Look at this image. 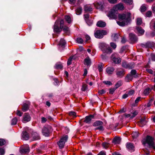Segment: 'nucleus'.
I'll return each instance as SVG.
<instances>
[{
  "mask_svg": "<svg viewBox=\"0 0 155 155\" xmlns=\"http://www.w3.org/2000/svg\"><path fill=\"white\" fill-rule=\"evenodd\" d=\"M131 14L129 12L123 14H119L118 17L120 21H122V22L117 21V23L120 26H124L127 25L130 20Z\"/></svg>",
  "mask_w": 155,
  "mask_h": 155,
  "instance_id": "f257e3e1",
  "label": "nucleus"
},
{
  "mask_svg": "<svg viewBox=\"0 0 155 155\" xmlns=\"http://www.w3.org/2000/svg\"><path fill=\"white\" fill-rule=\"evenodd\" d=\"M64 23L63 20H57L54 26V31L57 33L60 32L63 28Z\"/></svg>",
  "mask_w": 155,
  "mask_h": 155,
  "instance_id": "f03ea898",
  "label": "nucleus"
},
{
  "mask_svg": "<svg viewBox=\"0 0 155 155\" xmlns=\"http://www.w3.org/2000/svg\"><path fill=\"white\" fill-rule=\"evenodd\" d=\"M142 142L143 145L147 143L150 147L155 150V145L153 142V138L151 137L147 136L146 138L143 140Z\"/></svg>",
  "mask_w": 155,
  "mask_h": 155,
  "instance_id": "7ed1b4c3",
  "label": "nucleus"
},
{
  "mask_svg": "<svg viewBox=\"0 0 155 155\" xmlns=\"http://www.w3.org/2000/svg\"><path fill=\"white\" fill-rule=\"evenodd\" d=\"M99 47L104 53L110 54L112 52L110 48L105 43H100L99 44Z\"/></svg>",
  "mask_w": 155,
  "mask_h": 155,
  "instance_id": "20e7f679",
  "label": "nucleus"
},
{
  "mask_svg": "<svg viewBox=\"0 0 155 155\" xmlns=\"http://www.w3.org/2000/svg\"><path fill=\"white\" fill-rule=\"evenodd\" d=\"M68 138V136L65 135L61 137L60 140L58 142V144L60 149L64 148L65 143L67 141Z\"/></svg>",
  "mask_w": 155,
  "mask_h": 155,
  "instance_id": "39448f33",
  "label": "nucleus"
},
{
  "mask_svg": "<svg viewBox=\"0 0 155 155\" xmlns=\"http://www.w3.org/2000/svg\"><path fill=\"white\" fill-rule=\"evenodd\" d=\"M107 32L105 30H97L94 33L95 37L98 38H102L104 35H107Z\"/></svg>",
  "mask_w": 155,
  "mask_h": 155,
  "instance_id": "423d86ee",
  "label": "nucleus"
},
{
  "mask_svg": "<svg viewBox=\"0 0 155 155\" xmlns=\"http://www.w3.org/2000/svg\"><path fill=\"white\" fill-rule=\"evenodd\" d=\"M117 13L113 8L107 13V15L110 19H116L117 18Z\"/></svg>",
  "mask_w": 155,
  "mask_h": 155,
  "instance_id": "0eeeda50",
  "label": "nucleus"
},
{
  "mask_svg": "<svg viewBox=\"0 0 155 155\" xmlns=\"http://www.w3.org/2000/svg\"><path fill=\"white\" fill-rule=\"evenodd\" d=\"M122 66L125 68L131 69L134 68V65L133 63H127L126 62L124 61L122 63Z\"/></svg>",
  "mask_w": 155,
  "mask_h": 155,
  "instance_id": "6e6552de",
  "label": "nucleus"
},
{
  "mask_svg": "<svg viewBox=\"0 0 155 155\" xmlns=\"http://www.w3.org/2000/svg\"><path fill=\"white\" fill-rule=\"evenodd\" d=\"M141 46L142 47L145 48H150L153 46L155 49V43H153L152 42H148L145 44H142Z\"/></svg>",
  "mask_w": 155,
  "mask_h": 155,
  "instance_id": "1a4fd4ad",
  "label": "nucleus"
},
{
  "mask_svg": "<svg viewBox=\"0 0 155 155\" xmlns=\"http://www.w3.org/2000/svg\"><path fill=\"white\" fill-rule=\"evenodd\" d=\"M117 54H113L111 56V58L113 61L116 64L119 63L121 61V59L120 58H117Z\"/></svg>",
  "mask_w": 155,
  "mask_h": 155,
  "instance_id": "9d476101",
  "label": "nucleus"
},
{
  "mask_svg": "<svg viewBox=\"0 0 155 155\" xmlns=\"http://www.w3.org/2000/svg\"><path fill=\"white\" fill-rule=\"evenodd\" d=\"M31 119V117L30 115L27 113H25L23 116V118L22 120V122L26 123L29 121Z\"/></svg>",
  "mask_w": 155,
  "mask_h": 155,
  "instance_id": "9b49d317",
  "label": "nucleus"
},
{
  "mask_svg": "<svg viewBox=\"0 0 155 155\" xmlns=\"http://www.w3.org/2000/svg\"><path fill=\"white\" fill-rule=\"evenodd\" d=\"M113 8L117 12L118 10H122L124 9V7L123 4L120 3L113 7Z\"/></svg>",
  "mask_w": 155,
  "mask_h": 155,
  "instance_id": "f8f14e48",
  "label": "nucleus"
},
{
  "mask_svg": "<svg viewBox=\"0 0 155 155\" xmlns=\"http://www.w3.org/2000/svg\"><path fill=\"white\" fill-rule=\"evenodd\" d=\"M30 151L29 146L26 144L20 150V152L21 153H27L29 152Z\"/></svg>",
  "mask_w": 155,
  "mask_h": 155,
  "instance_id": "ddd939ff",
  "label": "nucleus"
},
{
  "mask_svg": "<svg viewBox=\"0 0 155 155\" xmlns=\"http://www.w3.org/2000/svg\"><path fill=\"white\" fill-rule=\"evenodd\" d=\"M94 116L93 115L90 114L85 117V119L83 121L86 123H90L92 119L94 118Z\"/></svg>",
  "mask_w": 155,
  "mask_h": 155,
  "instance_id": "4468645a",
  "label": "nucleus"
},
{
  "mask_svg": "<svg viewBox=\"0 0 155 155\" xmlns=\"http://www.w3.org/2000/svg\"><path fill=\"white\" fill-rule=\"evenodd\" d=\"M126 145L127 149L130 151L132 152L134 151V147L133 144L130 143H127Z\"/></svg>",
  "mask_w": 155,
  "mask_h": 155,
  "instance_id": "2eb2a0df",
  "label": "nucleus"
},
{
  "mask_svg": "<svg viewBox=\"0 0 155 155\" xmlns=\"http://www.w3.org/2000/svg\"><path fill=\"white\" fill-rule=\"evenodd\" d=\"M129 38L130 41L132 43L136 42L137 40V38L136 35L132 33H130L129 34Z\"/></svg>",
  "mask_w": 155,
  "mask_h": 155,
  "instance_id": "dca6fc26",
  "label": "nucleus"
},
{
  "mask_svg": "<svg viewBox=\"0 0 155 155\" xmlns=\"http://www.w3.org/2000/svg\"><path fill=\"white\" fill-rule=\"evenodd\" d=\"M50 132L49 129L46 127H44L42 130V133L43 135L46 137L49 136Z\"/></svg>",
  "mask_w": 155,
  "mask_h": 155,
  "instance_id": "f3484780",
  "label": "nucleus"
},
{
  "mask_svg": "<svg viewBox=\"0 0 155 155\" xmlns=\"http://www.w3.org/2000/svg\"><path fill=\"white\" fill-rule=\"evenodd\" d=\"M30 104L29 102H26L24 104L22 110L24 112H25L28 110L29 108Z\"/></svg>",
  "mask_w": 155,
  "mask_h": 155,
  "instance_id": "a211bd4d",
  "label": "nucleus"
},
{
  "mask_svg": "<svg viewBox=\"0 0 155 155\" xmlns=\"http://www.w3.org/2000/svg\"><path fill=\"white\" fill-rule=\"evenodd\" d=\"M106 23L101 21H98L97 23V26L99 27L103 28L106 26Z\"/></svg>",
  "mask_w": 155,
  "mask_h": 155,
  "instance_id": "6ab92c4d",
  "label": "nucleus"
},
{
  "mask_svg": "<svg viewBox=\"0 0 155 155\" xmlns=\"http://www.w3.org/2000/svg\"><path fill=\"white\" fill-rule=\"evenodd\" d=\"M84 64L87 66H90L91 64V61L89 57L85 58L84 60Z\"/></svg>",
  "mask_w": 155,
  "mask_h": 155,
  "instance_id": "aec40b11",
  "label": "nucleus"
},
{
  "mask_svg": "<svg viewBox=\"0 0 155 155\" xmlns=\"http://www.w3.org/2000/svg\"><path fill=\"white\" fill-rule=\"evenodd\" d=\"M136 29L138 31V34L139 35H141L144 34V30L141 27H136Z\"/></svg>",
  "mask_w": 155,
  "mask_h": 155,
  "instance_id": "412c9836",
  "label": "nucleus"
},
{
  "mask_svg": "<svg viewBox=\"0 0 155 155\" xmlns=\"http://www.w3.org/2000/svg\"><path fill=\"white\" fill-rule=\"evenodd\" d=\"M32 137L34 140H39L40 138L39 134L35 132L32 134Z\"/></svg>",
  "mask_w": 155,
  "mask_h": 155,
  "instance_id": "4be33fe9",
  "label": "nucleus"
},
{
  "mask_svg": "<svg viewBox=\"0 0 155 155\" xmlns=\"http://www.w3.org/2000/svg\"><path fill=\"white\" fill-rule=\"evenodd\" d=\"M120 137H115L113 139L112 142L115 144H118L120 143Z\"/></svg>",
  "mask_w": 155,
  "mask_h": 155,
  "instance_id": "5701e85b",
  "label": "nucleus"
},
{
  "mask_svg": "<svg viewBox=\"0 0 155 155\" xmlns=\"http://www.w3.org/2000/svg\"><path fill=\"white\" fill-rule=\"evenodd\" d=\"M114 69L112 67H108L106 69V72L108 74H111L113 73Z\"/></svg>",
  "mask_w": 155,
  "mask_h": 155,
  "instance_id": "b1692460",
  "label": "nucleus"
},
{
  "mask_svg": "<svg viewBox=\"0 0 155 155\" xmlns=\"http://www.w3.org/2000/svg\"><path fill=\"white\" fill-rule=\"evenodd\" d=\"M84 10L86 12H90L92 10V7L89 5H86L84 7Z\"/></svg>",
  "mask_w": 155,
  "mask_h": 155,
  "instance_id": "393cba45",
  "label": "nucleus"
},
{
  "mask_svg": "<svg viewBox=\"0 0 155 155\" xmlns=\"http://www.w3.org/2000/svg\"><path fill=\"white\" fill-rule=\"evenodd\" d=\"M22 137L24 140H27L28 139L29 135L27 132L26 131H24L22 133Z\"/></svg>",
  "mask_w": 155,
  "mask_h": 155,
  "instance_id": "a878e982",
  "label": "nucleus"
},
{
  "mask_svg": "<svg viewBox=\"0 0 155 155\" xmlns=\"http://www.w3.org/2000/svg\"><path fill=\"white\" fill-rule=\"evenodd\" d=\"M103 122L102 121H97L95 122L93 124V125L95 127H97L100 126H101L103 124Z\"/></svg>",
  "mask_w": 155,
  "mask_h": 155,
  "instance_id": "bb28decb",
  "label": "nucleus"
},
{
  "mask_svg": "<svg viewBox=\"0 0 155 155\" xmlns=\"http://www.w3.org/2000/svg\"><path fill=\"white\" fill-rule=\"evenodd\" d=\"M54 67L57 69H61L63 68V66L61 63H57L56 64Z\"/></svg>",
  "mask_w": 155,
  "mask_h": 155,
  "instance_id": "cd10ccee",
  "label": "nucleus"
},
{
  "mask_svg": "<svg viewBox=\"0 0 155 155\" xmlns=\"http://www.w3.org/2000/svg\"><path fill=\"white\" fill-rule=\"evenodd\" d=\"M130 74L134 77V78H136L138 77V75L137 74L136 71L135 70H132L130 72Z\"/></svg>",
  "mask_w": 155,
  "mask_h": 155,
  "instance_id": "c85d7f7f",
  "label": "nucleus"
},
{
  "mask_svg": "<svg viewBox=\"0 0 155 155\" xmlns=\"http://www.w3.org/2000/svg\"><path fill=\"white\" fill-rule=\"evenodd\" d=\"M119 35L118 34H114L112 35L113 40L114 41H117L119 38Z\"/></svg>",
  "mask_w": 155,
  "mask_h": 155,
  "instance_id": "c756f323",
  "label": "nucleus"
},
{
  "mask_svg": "<svg viewBox=\"0 0 155 155\" xmlns=\"http://www.w3.org/2000/svg\"><path fill=\"white\" fill-rule=\"evenodd\" d=\"M95 7L97 9H101L103 8V6L101 4L97 3L94 5Z\"/></svg>",
  "mask_w": 155,
  "mask_h": 155,
  "instance_id": "7c9ffc66",
  "label": "nucleus"
},
{
  "mask_svg": "<svg viewBox=\"0 0 155 155\" xmlns=\"http://www.w3.org/2000/svg\"><path fill=\"white\" fill-rule=\"evenodd\" d=\"M82 8L81 7H79L76 10V13L77 15H80L82 12Z\"/></svg>",
  "mask_w": 155,
  "mask_h": 155,
  "instance_id": "2f4dec72",
  "label": "nucleus"
},
{
  "mask_svg": "<svg viewBox=\"0 0 155 155\" xmlns=\"http://www.w3.org/2000/svg\"><path fill=\"white\" fill-rule=\"evenodd\" d=\"M124 71L123 70L118 71L117 72L116 74L118 77H121L123 76L124 74Z\"/></svg>",
  "mask_w": 155,
  "mask_h": 155,
  "instance_id": "473e14b6",
  "label": "nucleus"
},
{
  "mask_svg": "<svg viewBox=\"0 0 155 155\" xmlns=\"http://www.w3.org/2000/svg\"><path fill=\"white\" fill-rule=\"evenodd\" d=\"M65 19L66 21L68 23H70L71 22V19L69 16H65Z\"/></svg>",
  "mask_w": 155,
  "mask_h": 155,
  "instance_id": "72a5a7b5",
  "label": "nucleus"
},
{
  "mask_svg": "<svg viewBox=\"0 0 155 155\" xmlns=\"http://www.w3.org/2000/svg\"><path fill=\"white\" fill-rule=\"evenodd\" d=\"M151 91L150 88H147L144 91L143 94L145 95H147L150 93Z\"/></svg>",
  "mask_w": 155,
  "mask_h": 155,
  "instance_id": "f704fd0d",
  "label": "nucleus"
},
{
  "mask_svg": "<svg viewBox=\"0 0 155 155\" xmlns=\"http://www.w3.org/2000/svg\"><path fill=\"white\" fill-rule=\"evenodd\" d=\"M17 122V119L15 117L13 118L11 121V124L12 125H15L16 124Z\"/></svg>",
  "mask_w": 155,
  "mask_h": 155,
  "instance_id": "c9c22d12",
  "label": "nucleus"
},
{
  "mask_svg": "<svg viewBox=\"0 0 155 155\" xmlns=\"http://www.w3.org/2000/svg\"><path fill=\"white\" fill-rule=\"evenodd\" d=\"M150 27L151 28L153 27L155 30V19H153L151 21L150 23Z\"/></svg>",
  "mask_w": 155,
  "mask_h": 155,
  "instance_id": "e433bc0d",
  "label": "nucleus"
},
{
  "mask_svg": "<svg viewBox=\"0 0 155 155\" xmlns=\"http://www.w3.org/2000/svg\"><path fill=\"white\" fill-rule=\"evenodd\" d=\"M134 78V77L129 74L127 76L126 79H127V81H128L129 80L131 81Z\"/></svg>",
  "mask_w": 155,
  "mask_h": 155,
  "instance_id": "4c0bfd02",
  "label": "nucleus"
},
{
  "mask_svg": "<svg viewBox=\"0 0 155 155\" xmlns=\"http://www.w3.org/2000/svg\"><path fill=\"white\" fill-rule=\"evenodd\" d=\"M142 19L141 18H138L136 19V23L137 25H140L142 23Z\"/></svg>",
  "mask_w": 155,
  "mask_h": 155,
  "instance_id": "58836bf2",
  "label": "nucleus"
},
{
  "mask_svg": "<svg viewBox=\"0 0 155 155\" xmlns=\"http://www.w3.org/2000/svg\"><path fill=\"white\" fill-rule=\"evenodd\" d=\"M147 10V7L145 5H143L140 8V10L141 12H143Z\"/></svg>",
  "mask_w": 155,
  "mask_h": 155,
  "instance_id": "ea45409f",
  "label": "nucleus"
},
{
  "mask_svg": "<svg viewBox=\"0 0 155 155\" xmlns=\"http://www.w3.org/2000/svg\"><path fill=\"white\" fill-rule=\"evenodd\" d=\"M122 84V82L120 81H118L117 83L115 84V87L116 89H117Z\"/></svg>",
  "mask_w": 155,
  "mask_h": 155,
  "instance_id": "a19ab883",
  "label": "nucleus"
},
{
  "mask_svg": "<svg viewBox=\"0 0 155 155\" xmlns=\"http://www.w3.org/2000/svg\"><path fill=\"white\" fill-rule=\"evenodd\" d=\"M102 145L104 148L107 149L109 147V143L106 142H104L102 143Z\"/></svg>",
  "mask_w": 155,
  "mask_h": 155,
  "instance_id": "79ce46f5",
  "label": "nucleus"
},
{
  "mask_svg": "<svg viewBox=\"0 0 155 155\" xmlns=\"http://www.w3.org/2000/svg\"><path fill=\"white\" fill-rule=\"evenodd\" d=\"M140 122L141 124H143V125H144L146 124L147 120L145 118H142L140 120Z\"/></svg>",
  "mask_w": 155,
  "mask_h": 155,
  "instance_id": "37998d69",
  "label": "nucleus"
},
{
  "mask_svg": "<svg viewBox=\"0 0 155 155\" xmlns=\"http://www.w3.org/2000/svg\"><path fill=\"white\" fill-rule=\"evenodd\" d=\"M132 135L134 138H136L138 136L139 134L137 132H134L132 133Z\"/></svg>",
  "mask_w": 155,
  "mask_h": 155,
  "instance_id": "c03bdc74",
  "label": "nucleus"
},
{
  "mask_svg": "<svg viewBox=\"0 0 155 155\" xmlns=\"http://www.w3.org/2000/svg\"><path fill=\"white\" fill-rule=\"evenodd\" d=\"M65 44L66 42L65 40L63 39H61L60 40L59 45L62 46L64 45Z\"/></svg>",
  "mask_w": 155,
  "mask_h": 155,
  "instance_id": "a18cd8bd",
  "label": "nucleus"
},
{
  "mask_svg": "<svg viewBox=\"0 0 155 155\" xmlns=\"http://www.w3.org/2000/svg\"><path fill=\"white\" fill-rule=\"evenodd\" d=\"M125 3L128 4L129 5H132L133 3L132 0H122Z\"/></svg>",
  "mask_w": 155,
  "mask_h": 155,
  "instance_id": "49530a36",
  "label": "nucleus"
},
{
  "mask_svg": "<svg viewBox=\"0 0 155 155\" xmlns=\"http://www.w3.org/2000/svg\"><path fill=\"white\" fill-rule=\"evenodd\" d=\"M154 99L153 98H152L150 99L148 102V103L147 104L146 106L147 107H150L152 104V102L153 101Z\"/></svg>",
  "mask_w": 155,
  "mask_h": 155,
  "instance_id": "de8ad7c7",
  "label": "nucleus"
},
{
  "mask_svg": "<svg viewBox=\"0 0 155 155\" xmlns=\"http://www.w3.org/2000/svg\"><path fill=\"white\" fill-rule=\"evenodd\" d=\"M76 41L79 44H82L83 42V40L82 38H77Z\"/></svg>",
  "mask_w": 155,
  "mask_h": 155,
  "instance_id": "09e8293b",
  "label": "nucleus"
},
{
  "mask_svg": "<svg viewBox=\"0 0 155 155\" xmlns=\"http://www.w3.org/2000/svg\"><path fill=\"white\" fill-rule=\"evenodd\" d=\"M87 85L86 84H84L82 86L81 89L83 91H86L87 89Z\"/></svg>",
  "mask_w": 155,
  "mask_h": 155,
  "instance_id": "8fccbe9b",
  "label": "nucleus"
},
{
  "mask_svg": "<svg viewBox=\"0 0 155 155\" xmlns=\"http://www.w3.org/2000/svg\"><path fill=\"white\" fill-rule=\"evenodd\" d=\"M134 91L133 90H129L128 92H127L129 96H131L134 93Z\"/></svg>",
  "mask_w": 155,
  "mask_h": 155,
  "instance_id": "3c124183",
  "label": "nucleus"
},
{
  "mask_svg": "<svg viewBox=\"0 0 155 155\" xmlns=\"http://www.w3.org/2000/svg\"><path fill=\"white\" fill-rule=\"evenodd\" d=\"M95 130H98L100 131H102L104 130V127H103V126L102 125H101V126H100L97 127L95 128Z\"/></svg>",
  "mask_w": 155,
  "mask_h": 155,
  "instance_id": "603ef678",
  "label": "nucleus"
},
{
  "mask_svg": "<svg viewBox=\"0 0 155 155\" xmlns=\"http://www.w3.org/2000/svg\"><path fill=\"white\" fill-rule=\"evenodd\" d=\"M5 143V141L4 140L0 139V146H2L4 145Z\"/></svg>",
  "mask_w": 155,
  "mask_h": 155,
  "instance_id": "864d4df0",
  "label": "nucleus"
},
{
  "mask_svg": "<svg viewBox=\"0 0 155 155\" xmlns=\"http://www.w3.org/2000/svg\"><path fill=\"white\" fill-rule=\"evenodd\" d=\"M138 112L137 111H135L133 113H131L132 116H131V119H132L137 114Z\"/></svg>",
  "mask_w": 155,
  "mask_h": 155,
  "instance_id": "5fc2aeb1",
  "label": "nucleus"
},
{
  "mask_svg": "<svg viewBox=\"0 0 155 155\" xmlns=\"http://www.w3.org/2000/svg\"><path fill=\"white\" fill-rule=\"evenodd\" d=\"M84 19L86 21L89 19L90 15L89 14H86L84 15Z\"/></svg>",
  "mask_w": 155,
  "mask_h": 155,
  "instance_id": "6e6d98bb",
  "label": "nucleus"
},
{
  "mask_svg": "<svg viewBox=\"0 0 155 155\" xmlns=\"http://www.w3.org/2000/svg\"><path fill=\"white\" fill-rule=\"evenodd\" d=\"M63 28V31L65 33H68L69 31V28L66 26H64V27Z\"/></svg>",
  "mask_w": 155,
  "mask_h": 155,
  "instance_id": "4d7b16f0",
  "label": "nucleus"
},
{
  "mask_svg": "<svg viewBox=\"0 0 155 155\" xmlns=\"http://www.w3.org/2000/svg\"><path fill=\"white\" fill-rule=\"evenodd\" d=\"M116 89L115 88L110 89L109 90V93L111 94H113Z\"/></svg>",
  "mask_w": 155,
  "mask_h": 155,
  "instance_id": "13d9d810",
  "label": "nucleus"
},
{
  "mask_svg": "<svg viewBox=\"0 0 155 155\" xmlns=\"http://www.w3.org/2000/svg\"><path fill=\"white\" fill-rule=\"evenodd\" d=\"M76 113L74 111H71L69 113V115L70 116H72L73 117H76Z\"/></svg>",
  "mask_w": 155,
  "mask_h": 155,
  "instance_id": "bf43d9fd",
  "label": "nucleus"
},
{
  "mask_svg": "<svg viewBox=\"0 0 155 155\" xmlns=\"http://www.w3.org/2000/svg\"><path fill=\"white\" fill-rule=\"evenodd\" d=\"M103 82V83L107 85H112L111 82L109 81H104Z\"/></svg>",
  "mask_w": 155,
  "mask_h": 155,
  "instance_id": "052dcab7",
  "label": "nucleus"
},
{
  "mask_svg": "<svg viewBox=\"0 0 155 155\" xmlns=\"http://www.w3.org/2000/svg\"><path fill=\"white\" fill-rule=\"evenodd\" d=\"M152 15V13L150 11H148L146 13V15L147 17H150Z\"/></svg>",
  "mask_w": 155,
  "mask_h": 155,
  "instance_id": "680f3d73",
  "label": "nucleus"
},
{
  "mask_svg": "<svg viewBox=\"0 0 155 155\" xmlns=\"http://www.w3.org/2000/svg\"><path fill=\"white\" fill-rule=\"evenodd\" d=\"M86 21L87 23V24L89 26L91 25L92 24V23H93L92 21L90 20L89 19Z\"/></svg>",
  "mask_w": 155,
  "mask_h": 155,
  "instance_id": "e2e57ef3",
  "label": "nucleus"
},
{
  "mask_svg": "<svg viewBox=\"0 0 155 155\" xmlns=\"http://www.w3.org/2000/svg\"><path fill=\"white\" fill-rule=\"evenodd\" d=\"M16 114L17 115L21 117L22 116L23 113L21 112L19 110H17Z\"/></svg>",
  "mask_w": 155,
  "mask_h": 155,
  "instance_id": "0e129e2a",
  "label": "nucleus"
},
{
  "mask_svg": "<svg viewBox=\"0 0 155 155\" xmlns=\"http://www.w3.org/2000/svg\"><path fill=\"white\" fill-rule=\"evenodd\" d=\"M72 58L71 57H70L68 60L67 61V64L68 65H69L71 63V61L72 60Z\"/></svg>",
  "mask_w": 155,
  "mask_h": 155,
  "instance_id": "69168bd1",
  "label": "nucleus"
},
{
  "mask_svg": "<svg viewBox=\"0 0 155 155\" xmlns=\"http://www.w3.org/2000/svg\"><path fill=\"white\" fill-rule=\"evenodd\" d=\"M105 93V91L104 89H102L98 91V93L100 95H102Z\"/></svg>",
  "mask_w": 155,
  "mask_h": 155,
  "instance_id": "338daca9",
  "label": "nucleus"
},
{
  "mask_svg": "<svg viewBox=\"0 0 155 155\" xmlns=\"http://www.w3.org/2000/svg\"><path fill=\"white\" fill-rule=\"evenodd\" d=\"M5 152V150L3 149L0 148V155H3Z\"/></svg>",
  "mask_w": 155,
  "mask_h": 155,
  "instance_id": "774afa93",
  "label": "nucleus"
}]
</instances>
